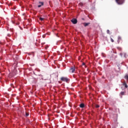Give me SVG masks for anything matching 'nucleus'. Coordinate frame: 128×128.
Here are the masks:
<instances>
[{"instance_id":"nucleus-1","label":"nucleus","mask_w":128,"mask_h":128,"mask_svg":"<svg viewBox=\"0 0 128 128\" xmlns=\"http://www.w3.org/2000/svg\"><path fill=\"white\" fill-rule=\"evenodd\" d=\"M76 71V67L74 66H72L70 69L69 70V72L74 74Z\"/></svg>"},{"instance_id":"nucleus-2","label":"nucleus","mask_w":128,"mask_h":128,"mask_svg":"<svg viewBox=\"0 0 128 128\" xmlns=\"http://www.w3.org/2000/svg\"><path fill=\"white\" fill-rule=\"evenodd\" d=\"M60 80H62V82H68V78L66 77H62L60 78Z\"/></svg>"},{"instance_id":"nucleus-3","label":"nucleus","mask_w":128,"mask_h":128,"mask_svg":"<svg viewBox=\"0 0 128 128\" xmlns=\"http://www.w3.org/2000/svg\"><path fill=\"white\" fill-rule=\"evenodd\" d=\"M118 42L120 44V42H122V39L120 36H118Z\"/></svg>"},{"instance_id":"nucleus-4","label":"nucleus","mask_w":128,"mask_h":128,"mask_svg":"<svg viewBox=\"0 0 128 128\" xmlns=\"http://www.w3.org/2000/svg\"><path fill=\"white\" fill-rule=\"evenodd\" d=\"M72 22L74 24H78V20L76 18H73L71 20Z\"/></svg>"},{"instance_id":"nucleus-5","label":"nucleus","mask_w":128,"mask_h":128,"mask_svg":"<svg viewBox=\"0 0 128 128\" xmlns=\"http://www.w3.org/2000/svg\"><path fill=\"white\" fill-rule=\"evenodd\" d=\"M42 6H44V2H39V5H38V8H41Z\"/></svg>"},{"instance_id":"nucleus-6","label":"nucleus","mask_w":128,"mask_h":128,"mask_svg":"<svg viewBox=\"0 0 128 128\" xmlns=\"http://www.w3.org/2000/svg\"><path fill=\"white\" fill-rule=\"evenodd\" d=\"M80 107L81 108H84V104H80Z\"/></svg>"},{"instance_id":"nucleus-7","label":"nucleus","mask_w":128,"mask_h":128,"mask_svg":"<svg viewBox=\"0 0 128 128\" xmlns=\"http://www.w3.org/2000/svg\"><path fill=\"white\" fill-rule=\"evenodd\" d=\"M88 24H90V22L84 23V26H88Z\"/></svg>"},{"instance_id":"nucleus-8","label":"nucleus","mask_w":128,"mask_h":128,"mask_svg":"<svg viewBox=\"0 0 128 128\" xmlns=\"http://www.w3.org/2000/svg\"><path fill=\"white\" fill-rule=\"evenodd\" d=\"M120 0H116V2H117V4H122V2H120Z\"/></svg>"},{"instance_id":"nucleus-9","label":"nucleus","mask_w":128,"mask_h":128,"mask_svg":"<svg viewBox=\"0 0 128 128\" xmlns=\"http://www.w3.org/2000/svg\"><path fill=\"white\" fill-rule=\"evenodd\" d=\"M123 86H124L126 88H128V84H126V83L124 82L123 84Z\"/></svg>"},{"instance_id":"nucleus-10","label":"nucleus","mask_w":128,"mask_h":128,"mask_svg":"<svg viewBox=\"0 0 128 128\" xmlns=\"http://www.w3.org/2000/svg\"><path fill=\"white\" fill-rule=\"evenodd\" d=\"M126 94V92H122L120 93V94L121 96H124V94Z\"/></svg>"},{"instance_id":"nucleus-11","label":"nucleus","mask_w":128,"mask_h":128,"mask_svg":"<svg viewBox=\"0 0 128 128\" xmlns=\"http://www.w3.org/2000/svg\"><path fill=\"white\" fill-rule=\"evenodd\" d=\"M39 20H41V22H42V20H44V18H40Z\"/></svg>"},{"instance_id":"nucleus-12","label":"nucleus","mask_w":128,"mask_h":128,"mask_svg":"<svg viewBox=\"0 0 128 128\" xmlns=\"http://www.w3.org/2000/svg\"><path fill=\"white\" fill-rule=\"evenodd\" d=\"M79 5L80 6H84V3L82 2H80L79 4Z\"/></svg>"},{"instance_id":"nucleus-13","label":"nucleus","mask_w":128,"mask_h":128,"mask_svg":"<svg viewBox=\"0 0 128 128\" xmlns=\"http://www.w3.org/2000/svg\"><path fill=\"white\" fill-rule=\"evenodd\" d=\"M26 116H30V114L28 113V112H26Z\"/></svg>"},{"instance_id":"nucleus-14","label":"nucleus","mask_w":128,"mask_h":128,"mask_svg":"<svg viewBox=\"0 0 128 128\" xmlns=\"http://www.w3.org/2000/svg\"><path fill=\"white\" fill-rule=\"evenodd\" d=\"M107 34H110V30H108L106 31Z\"/></svg>"},{"instance_id":"nucleus-15","label":"nucleus","mask_w":128,"mask_h":128,"mask_svg":"<svg viewBox=\"0 0 128 128\" xmlns=\"http://www.w3.org/2000/svg\"><path fill=\"white\" fill-rule=\"evenodd\" d=\"M82 66H84V67H85V68H86V63H84V62H83V63L82 64Z\"/></svg>"},{"instance_id":"nucleus-16","label":"nucleus","mask_w":128,"mask_h":128,"mask_svg":"<svg viewBox=\"0 0 128 128\" xmlns=\"http://www.w3.org/2000/svg\"><path fill=\"white\" fill-rule=\"evenodd\" d=\"M110 41L112 42H114V39H112V38H110Z\"/></svg>"},{"instance_id":"nucleus-17","label":"nucleus","mask_w":128,"mask_h":128,"mask_svg":"<svg viewBox=\"0 0 128 128\" xmlns=\"http://www.w3.org/2000/svg\"><path fill=\"white\" fill-rule=\"evenodd\" d=\"M10 30L12 32V34H12V32L14 31V30L12 29H10Z\"/></svg>"},{"instance_id":"nucleus-18","label":"nucleus","mask_w":128,"mask_h":128,"mask_svg":"<svg viewBox=\"0 0 128 128\" xmlns=\"http://www.w3.org/2000/svg\"><path fill=\"white\" fill-rule=\"evenodd\" d=\"M96 108H100V106H99V105H96Z\"/></svg>"},{"instance_id":"nucleus-19","label":"nucleus","mask_w":128,"mask_h":128,"mask_svg":"<svg viewBox=\"0 0 128 128\" xmlns=\"http://www.w3.org/2000/svg\"><path fill=\"white\" fill-rule=\"evenodd\" d=\"M120 56H122V53H120Z\"/></svg>"},{"instance_id":"nucleus-20","label":"nucleus","mask_w":128,"mask_h":128,"mask_svg":"<svg viewBox=\"0 0 128 128\" xmlns=\"http://www.w3.org/2000/svg\"><path fill=\"white\" fill-rule=\"evenodd\" d=\"M82 20H84V18H82Z\"/></svg>"},{"instance_id":"nucleus-21","label":"nucleus","mask_w":128,"mask_h":128,"mask_svg":"<svg viewBox=\"0 0 128 128\" xmlns=\"http://www.w3.org/2000/svg\"><path fill=\"white\" fill-rule=\"evenodd\" d=\"M124 56H126V54H124Z\"/></svg>"}]
</instances>
